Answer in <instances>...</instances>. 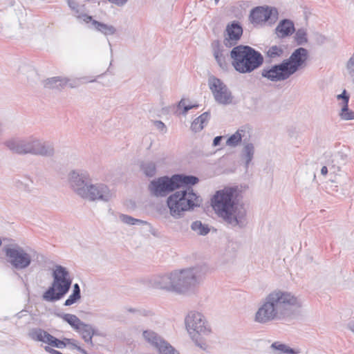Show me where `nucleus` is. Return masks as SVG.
<instances>
[{"label":"nucleus","mask_w":354,"mask_h":354,"mask_svg":"<svg viewBox=\"0 0 354 354\" xmlns=\"http://www.w3.org/2000/svg\"><path fill=\"white\" fill-rule=\"evenodd\" d=\"M254 153V146L252 143L246 142L243 140V147L242 149V157L245 160V167H248L252 160L253 159Z\"/></svg>","instance_id":"cd10ccee"},{"label":"nucleus","mask_w":354,"mask_h":354,"mask_svg":"<svg viewBox=\"0 0 354 354\" xmlns=\"http://www.w3.org/2000/svg\"><path fill=\"white\" fill-rule=\"evenodd\" d=\"M301 306V300L292 292L274 290L261 300L254 321L261 324L281 321Z\"/></svg>","instance_id":"f03ea898"},{"label":"nucleus","mask_w":354,"mask_h":354,"mask_svg":"<svg viewBox=\"0 0 354 354\" xmlns=\"http://www.w3.org/2000/svg\"><path fill=\"white\" fill-rule=\"evenodd\" d=\"M44 350H45L47 353H50V354H60V352H59V351H57V350H55V349H54V348H51V347H50V346H46L44 347Z\"/></svg>","instance_id":"8fccbe9b"},{"label":"nucleus","mask_w":354,"mask_h":354,"mask_svg":"<svg viewBox=\"0 0 354 354\" xmlns=\"http://www.w3.org/2000/svg\"><path fill=\"white\" fill-rule=\"evenodd\" d=\"M226 32L227 37L224 40L225 45L232 46L241 38L243 34V28L239 22L233 21L227 26Z\"/></svg>","instance_id":"aec40b11"},{"label":"nucleus","mask_w":354,"mask_h":354,"mask_svg":"<svg viewBox=\"0 0 354 354\" xmlns=\"http://www.w3.org/2000/svg\"><path fill=\"white\" fill-rule=\"evenodd\" d=\"M211 205L216 215L232 227L242 229L246 226L247 209L237 186L216 191L211 198Z\"/></svg>","instance_id":"f257e3e1"},{"label":"nucleus","mask_w":354,"mask_h":354,"mask_svg":"<svg viewBox=\"0 0 354 354\" xmlns=\"http://www.w3.org/2000/svg\"><path fill=\"white\" fill-rule=\"evenodd\" d=\"M232 64L241 73H248L258 68L263 63V57L249 46H237L230 52Z\"/></svg>","instance_id":"39448f33"},{"label":"nucleus","mask_w":354,"mask_h":354,"mask_svg":"<svg viewBox=\"0 0 354 354\" xmlns=\"http://www.w3.org/2000/svg\"><path fill=\"white\" fill-rule=\"evenodd\" d=\"M214 56L215 59L216 60L219 66L225 69L227 67V63L226 62V57L223 54V50L221 48L219 45H217L214 48Z\"/></svg>","instance_id":"c9c22d12"},{"label":"nucleus","mask_w":354,"mask_h":354,"mask_svg":"<svg viewBox=\"0 0 354 354\" xmlns=\"http://www.w3.org/2000/svg\"><path fill=\"white\" fill-rule=\"evenodd\" d=\"M141 171L148 177H153L156 173V165L151 160H145L140 162Z\"/></svg>","instance_id":"f704fd0d"},{"label":"nucleus","mask_w":354,"mask_h":354,"mask_svg":"<svg viewBox=\"0 0 354 354\" xmlns=\"http://www.w3.org/2000/svg\"><path fill=\"white\" fill-rule=\"evenodd\" d=\"M4 145L12 153L21 155V138H12L5 141Z\"/></svg>","instance_id":"473e14b6"},{"label":"nucleus","mask_w":354,"mask_h":354,"mask_svg":"<svg viewBox=\"0 0 354 354\" xmlns=\"http://www.w3.org/2000/svg\"><path fill=\"white\" fill-rule=\"evenodd\" d=\"M182 187L167 198L166 204L169 209V214L165 208L159 211L163 218L168 219L171 216L175 219H179L184 216V212L200 206L201 200L193 189L189 185Z\"/></svg>","instance_id":"7ed1b4c3"},{"label":"nucleus","mask_w":354,"mask_h":354,"mask_svg":"<svg viewBox=\"0 0 354 354\" xmlns=\"http://www.w3.org/2000/svg\"><path fill=\"white\" fill-rule=\"evenodd\" d=\"M79 299H80V297L74 295L73 293H71L68 298L65 301L64 306H69L74 304H75Z\"/></svg>","instance_id":"37998d69"},{"label":"nucleus","mask_w":354,"mask_h":354,"mask_svg":"<svg viewBox=\"0 0 354 354\" xmlns=\"http://www.w3.org/2000/svg\"><path fill=\"white\" fill-rule=\"evenodd\" d=\"M67 3L73 12V16L77 19L82 20L86 23L91 22L92 17L86 13L85 0H67Z\"/></svg>","instance_id":"6ab92c4d"},{"label":"nucleus","mask_w":354,"mask_h":354,"mask_svg":"<svg viewBox=\"0 0 354 354\" xmlns=\"http://www.w3.org/2000/svg\"><path fill=\"white\" fill-rule=\"evenodd\" d=\"M75 331L81 335L85 342L93 345L92 338L95 335V329L92 325L85 324L82 322V324L79 326V328L76 329Z\"/></svg>","instance_id":"393cba45"},{"label":"nucleus","mask_w":354,"mask_h":354,"mask_svg":"<svg viewBox=\"0 0 354 354\" xmlns=\"http://www.w3.org/2000/svg\"><path fill=\"white\" fill-rule=\"evenodd\" d=\"M328 173V167L327 166H324L322 167V168L321 169V174L323 175V176H326Z\"/></svg>","instance_id":"864d4df0"},{"label":"nucleus","mask_w":354,"mask_h":354,"mask_svg":"<svg viewBox=\"0 0 354 354\" xmlns=\"http://www.w3.org/2000/svg\"><path fill=\"white\" fill-rule=\"evenodd\" d=\"M261 74L263 77L272 82L285 81L292 76L283 60L279 64L264 67Z\"/></svg>","instance_id":"4468645a"},{"label":"nucleus","mask_w":354,"mask_h":354,"mask_svg":"<svg viewBox=\"0 0 354 354\" xmlns=\"http://www.w3.org/2000/svg\"><path fill=\"white\" fill-rule=\"evenodd\" d=\"M89 173L84 169H73L68 174V183L71 189L80 197H82L87 187L91 184Z\"/></svg>","instance_id":"9d476101"},{"label":"nucleus","mask_w":354,"mask_h":354,"mask_svg":"<svg viewBox=\"0 0 354 354\" xmlns=\"http://www.w3.org/2000/svg\"><path fill=\"white\" fill-rule=\"evenodd\" d=\"M154 124L158 130L161 131H166V126L162 121L156 120L154 122Z\"/></svg>","instance_id":"49530a36"},{"label":"nucleus","mask_w":354,"mask_h":354,"mask_svg":"<svg viewBox=\"0 0 354 354\" xmlns=\"http://www.w3.org/2000/svg\"><path fill=\"white\" fill-rule=\"evenodd\" d=\"M114 197V192L105 184L98 183L87 187L82 198L91 202L107 203Z\"/></svg>","instance_id":"9b49d317"},{"label":"nucleus","mask_w":354,"mask_h":354,"mask_svg":"<svg viewBox=\"0 0 354 354\" xmlns=\"http://www.w3.org/2000/svg\"><path fill=\"white\" fill-rule=\"evenodd\" d=\"M218 1H219V0H215V3H218Z\"/></svg>","instance_id":"052dcab7"},{"label":"nucleus","mask_w":354,"mask_h":354,"mask_svg":"<svg viewBox=\"0 0 354 354\" xmlns=\"http://www.w3.org/2000/svg\"><path fill=\"white\" fill-rule=\"evenodd\" d=\"M191 229L197 234L205 236L209 232V228L207 225L203 224L200 221H194L191 225Z\"/></svg>","instance_id":"e433bc0d"},{"label":"nucleus","mask_w":354,"mask_h":354,"mask_svg":"<svg viewBox=\"0 0 354 354\" xmlns=\"http://www.w3.org/2000/svg\"><path fill=\"white\" fill-rule=\"evenodd\" d=\"M210 114L209 112H205L201 114L199 117L196 118L191 125V129L194 132H198L201 131L204 125L207 124L208 120H209Z\"/></svg>","instance_id":"c756f323"},{"label":"nucleus","mask_w":354,"mask_h":354,"mask_svg":"<svg viewBox=\"0 0 354 354\" xmlns=\"http://www.w3.org/2000/svg\"><path fill=\"white\" fill-rule=\"evenodd\" d=\"M245 130L242 129H238L234 134L228 138L226 141V145L232 147L238 146L245 137Z\"/></svg>","instance_id":"72a5a7b5"},{"label":"nucleus","mask_w":354,"mask_h":354,"mask_svg":"<svg viewBox=\"0 0 354 354\" xmlns=\"http://www.w3.org/2000/svg\"><path fill=\"white\" fill-rule=\"evenodd\" d=\"M208 86L216 102L221 104H229L232 102V93L220 79L210 76Z\"/></svg>","instance_id":"f8f14e48"},{"label":"nucleus","mask_w":354,"mask_h":354,"mask_svg":"<svg viewBox=\"0 0 354 354\" xmlns=\"http://www.w3.org/2000/svg\"><path fill=\"white\" fill-rule=\"evenodd\" d=\"M158 353V354H180L170 343Z\"/></svg>","instance_id":"a19ab883"},{"label":"nucleus","mask_w":354,"mask_h":354,"mask_svg":"<svg viewBox=\"0 0 354 354\" xmlns=\"http://www.w3.org/2000/svg\"><path fill=\"white\" fill-rule=\"evenodd\" d=\"M278 12L276 8L269 7H257L250 13L251 21L254 24H261L270 21V23L275 21L277 18Z\"/></svg>","instance_id":"dca6fc26"},{"label":"nucleus","mask_w":354,"mask_h":354,"mask_svg":"<svg viewBox=\"0 0 354 354\" xmlns=\"http://www.w3.org/2000/svg\"><path fill=\"white\" fill-rule=\"evenodd\" d=\"M64 343L66 344V346L67 345H70L73 348H75L77 346V341L74 339H69V338H64Z\"/></svg>","instance_id":"a18cd8bd"},{"label":"nucleus","mask_w":354,"mask_h":354,"mask_svg":"<svg viewBox=\"0 0 354 354\" xmlns=\"http://www.w3.org/2000/svg\"><path fill=\"white\" fill-rule=\"evenodd\" d=\"M130 312L136 313L138 316H148L150 314V312L147 310H137L134 309H129Z\"/></svg>","instance_id":"09e8293b"},{"label":"nucleus","mask_w":354,"mask_h":354,"mask_svg":"<svg viewBox=\"0 0 354 354\" xmlns=\"http://www.w3.org/2000/svg\"><path fill=\"white\" fill-rule=\"evenodd\" d=\"M86 1H89V2H91V3H98L100 4V1L99 0H85V2Z\"/></svg>","instance_id":"bf43d9fd"},{"label":"nucleus","mask_w":354,"mask_h":354,"mask_svg":"<svg viewBox=\"0 0 354 354\" xmlns=\"http://www.w3.org/2000/svg\"><path fill=\"white\" fill-rule=\"evenodd\" d=\"M348 328L354 333V322H351L348 324Z\"/></svg>","instance_id":"6e6d98bb"},{"label":"nucleus","mask_w":354,"mask_h":354,"mask_svg":"<svg viewBox=\"0 0 354 354\" xmlns=\"http://www.w3.org/2000/svg\"><path fill=\"white\" fill-rule=\"evenodd\" d=\"M222 139H223V136H221L215 137L213 140V146L216 147V146L219 145Z\"/></svg>","instance_id":"603ef678"},{"label":"nucleus","mask_w":354,"mask_h":354,"mask_svg":"<svg viewBox=\"0 0 354 354\" xmlns=\"http://www.w3.org/2000/svg\"><path fill=\"white\" fill-rule=\"evenodd\" d=\"M29 154L27 138H21V155Z\"/></svg>","instance_id":"c03bdc74"},{"label":"nucleus","mask_w":354,"mask_h":354,"mask_svg":"<svg viewBox=\"0 0 354 354\" xmlns=\"http://www.w3.org/2000/svg\"><path fill=\"white\" fill-rule=\"evenodd\" d=\"M8 262L16 270H21L28 268L34 258H38L35 251L30 252L19 245H12L4 250Z\"/></svg>","instance_id":"1a4fd4ad"},{"label":"nucleus","mask_w":354,"mask_h":354,"mask_svg":"<svg viewBox=\"0 0 354 354\" xmlns=\"http://www.w3.org/2000/svg\"><path fill=\"white\" fill-rule=\"evenodd\" d=\"M178 106L179 107H183V115H186L187 113L190 110L192 109V108H195V107H198V105L196 104H194V105H186L185 104V101L184 100H181L179 103H178Z\"/></svg>","instance_id":"79ce46f5"},{"label":"nucleus","mask_w":354,"mask_h":354,"mask_svg":"<svg viewBox=\"0 0 354 354\" xmlns=\"http://www.w3.org/2000/svg\"><path fill=\"white\" fill-rule=\"evenodd\" d=\"M120 219L122 222H123L125 224L129 225H147L148 222L135 218L131 216L126 215V214H121L120 215Z\"/></svg>","instance_id":"4c0bfd02"},{"label":"nucleus","mask_w":354,"mask_h":354,"mask_svg":"<svg viewBox=\"0 0 354 354\" xmlns=\"http://www.w3.org/2000/svg\"><path fill=\"white\" fill-rule=\"evenodd\" d=\"M52 277L51 285L42 295V299L48 302L62 299L68 292L73 281L68 270L60 265L55 266Z\"/></svg>","instance_id":"423d86ee"},{"label":"nucleus","mask_w":354,"mask_h":354,"mask_svg":"<svg viewBox=\"0 0 354 354\" xmlns=\"http://www.w3.org/2000/svg\"><path fill=\"white\" fill-rule=\"evenodd\" d=\"M295 39L298 45L305 44L307 40V34L304 29H299L295 36Z\"/></svg>","instance_id":"ea45409f"},{"label":"nucleus","mask_w":354,"mask_h":354,"mask_svg":"<svg viewBox=\"0 0 354 354\" xmlns=\"http://www.w3.org/2000/svg\"><path fill=\"white\" fill-rule=\"evenodd\" d=\"M75 349H77L78 351H80L82 354H87V352L84 348H82V347H80L78 345L76 346Z\"/></svg>","instance_id":"5fc2aeb1"},{"label":"nucleus","mask_w":354,"mask_h":354,"mask_svg":"<svg viewBox=\"0 0 354 354\" xmlns=\"http://www.w3.org/2000/svg\"><path fill=\"white\" fill-rule=\"evenodd\" d=\"M308 57V50L300 47L295 49L289 58L283 59V62L292 75L305 65Z\"/></svg>","instance_id":"2eb2a0df"},{"label":"nucleus","mask_w":354,"mask_h":354,"mask_svg":"<svg viewBox=\"0 0 354 354\" xmlns=\"http://www.w3.org/2000/svg\"><path fill=\"white\" fill-rule=\"evenodd\" d=\"M282 47L274 45L269 47L265 52L266 58L269 59V62H272L282 57L283 54Z\"/></svg>","instance_id":"7c9ffc66"},{"label":"nucleus","mask_w":354,"mask_h":354,"mask_svg":"<svg viewBox=\"0 0 354 354\" xmlns=\"http://www.w3.org/2000/svg\"><path fill=\"white\" fill-rule=\"evenodd\" d=\"M69 81L68 77L56 76L44 80L43 85L46 88L62 89L67 85Z\"/></svg>","instance_id":"b1692460"},{"label":"nucleus","mask_w":354,"mask_h":354,"mask_svg":"<svg viewBox=\"0 0 354 354\" xmlns=\"http://www.w3.org/2000/svg\"><path fill=\"white\" fill-rule=\"evenodd\" d=\"M294 32V24L289 19L281 20L276 28V33L279 38L291 35Z\"/></svg>","instance_id":"5701e85b"},{"label":"nucleus","mask_w":354,"mask_h":354,"mask_svg":"<svg viewBox=\"0 0 354 354\" xmlns=\"http://www.w3.org/2000/svg\"><path fill=\"white\" fill-rule=\"evenodd\" d=\"M108 1L111 3L114 4L118 6H123L127 3L128 0H108Z\"/></svg>","instance_id":"de8ad7c7"},{"label":"nucleus","mask_w":354,"mask_h":354,"mask_svg":"<svg viewBox=\"0 0 354 354\" xmlns=\"http://www.w3.org/2000/svg\"><path fill=\"white\" fill-rule=\"evenodd\" d=\"M142 338L158 352L169 344L160 334L149 328L142 330Z\"/></svg>","instance_id":"a211bd4d"},{"label":"nucleus","mask_w":354,"mask_h":354,"mask_svg":"<svg viewBox=\"0 0 354 354\" xmlns=\"http://www.w3.org/2000/svg\"><path fill=\"white\" fill-rule=\"evenodd\" d=\"M186 329L191 338L199 345L201 338L211 333V328L205 317L201 313L189 312L185 319Z\"/></svg>","instance_id":"6e6552de"},{"label":"nucleus","mask_w":354,"mask_h":354,"mask_svg":"<svg viewBox=\"0 0 354 354\" xmlns=\"http://www.w3.org/2000/svg\"><path fill=\"white\" fill-rule=\"evenodd\" d=\"M150 283L153 288L172 292V272L153 276Z\"/></svg>","instance_id":"412c9836"},{"label":"nucleus","mask_w":354,"mask_h":354,"mask_svg":"<svg viewBox=\"0 0 354 354\" xmlns=\"http://www.w3.org/2000/svg\"><path fill=\"white\" fill-rule=\"evenodd\" d=\"M57 316L67 322L75 330L79 328L82 321L75 315L69 313H57Z\"/></svg>","instance_id":"2f4dec72"},{"label":"nucleus","mask_w":354,"mask_h":354,"mask_svg":"<svg viewBox=\"0 0 354 354\" xmlns=\"http://www.w3.org/2000/svg\"><path fill=\"white\" fill-rule=\"evenodd\" d=\"M206 273V268L197 266L172 272V292L183 293L201 283Z\"/></svg>","instance_id":"0eeeda50"},{"label":"nucleus","mask_w":354,"mask_h":354,"mask_svg":"<svg viewBox=\"0 0 354 354\" xmlns=\"http://www.w3.org/2000/svg\"><path fill=\"white\" fill-rule=\"evenodd\" d=\"M29 154L51 157L55 153L54 145L49 141L44 140L36 136L27 138Z\"/></svg>","instance_id":"ddd939ff"},{"label":"nucleus","mask_w":354,"mask_h":354,"mask_svg":"<svg viewBox=\"0 0 354 354\" xmlns=\"http://www.w3.org/2000/svg\"><path fill=\"white\" fill-rule=\"evenodd\" d=\"M29 335L33 340L44 342L53 347L57 348L66 347L64 339H59L41 328H33L30 330Z\"/></svg>","instance_id":"f3484780"},{"label":"nucleus","mask_w":354,"mask_h":354,"mask_svg":"<svg viewBox=\"0 0 354 354\" xmlns=\"http://www.w3.org/2000/svg\"><path fill=\"white\" fill-rule=\"evenodd\" d=\"M69 82L67 83L71 88H76L79 86L81 84L85 82H95V79H91L88 77H82L80 78H68Z\"/></svg>","instance_id":"58836bf2"},{"label":"nucleus","mask_w":354,"mask_h":354,"mask_svg":"<svg viewBox=\"0 0 354 354\" xmlns=\"http://www.w3.org/2000/svg\"><path fill=\"white\" fill-rule=\"evenodd\" d=\"M73 290H80V287L78 283H75L73 286Z\"/></svg>","instance_id":"13d9d810"},{"label":"nucleus","mask_w":354,"mask_h":354,"mask_svg":"<svg viewBox=\"0 0 354 354\" xmlns=\"http://www.w3.org/2000/svg\"><path fill=\"white\" fill-rule=\"evenodd\" d=\"M346 160V156L342 152H337L332 156L331 160H328L327 167L335 172L336 169L339 170L341 165H344Z\"/></svg>","instance_id":"a878e982"},{"label":"nucleus","mask_w":354,"mask_h":354,"mask_svg":"<svg viewBox=\"0 0 354 354\" xmlns=\"http://www.w3.org/2000/svg\"><path fill=\"white\" fill-rule=\"evenodd\" d=\"M94 28L103 35H113L116 32V28L112 25H108L92 19L91 21Z\"/></svg>","instance_id":"bb28decb"},{"label":"nucleus","mask_w":354,"mask_h":354,"mask_svg":"<svg viewBox=\"0 0 354 354\" xmlns=\"http://www.w3.org/2000/svg\"><path fill=\"white\" fill-rule=\"evenodd\" d=\"M337 99L343 100L339 116L342 120H349L354 119V112L348 109L349 95L346 90L337 95Z\"/></svg>","instance_id":"4be33fe9"},{"label":"nucleus","mask_w":354,"mask_h":354,"mask_svg":"<svg viewBox=\"0 0 354 354\" xmlns=\"http://www.w3.org/2000/svg\"><path fill=\"white\" fill-rule=\"evenodd\" d=\"M346 68L348 73L353 77V83H354V65L353 64H346Z\"/></svg>","instance_id":"3c124183"},{"label":"nucleus","mask_w":354,"mask_h":354,"mask_svg":"<svg viewBox=\"0 0 354 354\" xmlns=\"http://www.w3.org/2000/svg\"><path fill=\"white\" fill-rule=\"evenodd\" d=\"M198 182V178L194 176L184 174H175L171 177L165 176L151 180L149 184L148 189L155 197H165L181 187L194 185Z\"/></svg>","instance_id":"20e7f679"},{"label":"nucleus","mask_w":354,"mask_h":354,"mask_svg":"<svg viewBox=\"0 0 354 354\" xmlns=\"http://www.w3.org/2000/svg\"><path fill=\"white\" fill-rule=\"evenodd\" d=\"M270 348L274 351V354H298L299 353V350L293 349L285 344L280 343L279 342H275L272 343Z\"/></svg>","instance_id":"c85d7f7f"},{"label":"nucleus","mask_w":354,"mask_h":354,"mask_svg":"<svg viewBox=\"0 0 354 354\" xmlns=\"http://www.w3.org/2000/svg\"><path fill=\"white\" fill-rule=\"evenodd\" d=\"M72 293L81 298V290H73Z\"/></svg>","instance_id":"4d7b16f0"}]
</instances>
